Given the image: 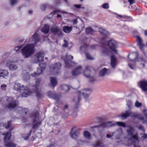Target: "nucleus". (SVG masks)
<instances>
[{"mask_svg":"<svg viewBox=\"0 0 147 147\" xmlns=\"http://www.w3.org/2000/svg\"><path fill=\"white\" fill-rule=\"evenodd\" d=\"M77 142L78 143L80 144L83 142V141L81 140H79L77 141Z\"/></svg>","mask_w":147,"mask_h":147,"instance_id":"774afa93","label":"nucleus"},{"mask_svg":"<svg viewBox=\"0 0 147 147\" xmlns=\"http://www.w3.org/2000/svg\"><path fill=\"white\" fill-rule=\"evenodd\" d=\"M137 127L139 129H141V130H144L143 126L142 125H140L139 126H137Z\"/></svg>","mask_w":147,"mask_h":147,"instance_id":"0e129e2a","label":"nucleus"},{"mask_svg":"<svg viewBox=\"0 0 147 147\" xmlns=\"http://www.w3.org/2000/svg\"><path fill=\"white\" fill-rule=\"evenodd\" d=\"M50 26L47 24H45L41 29V31L45 34H47L48 33Z\"/></svg>","mask_w":147,"mask_h":147,"instance_id":"a878e982","label":"nucleus"},{"mask_svg":"<svg viewBox=\"0 0 147 147\" xmlns=\"http://www.w3.org/2000/svg\"><path fill=\"white\" fill-rule=\"evenodd\" d=\"M7 101L8 103L7 107L10 110L16 107L18 104V101L14 100L11 97H8L7 99Z\"/></svg>","mask_w":147,"mask_h":147,"instance_id":"f8f14e48","label":"nucleus"},{"mask_svg":"<svg viewBox=\"0 0 147 147\" xmlns=\"http://www.w3.org/2000/svg\"><path fill=\"white\" fill-rule=\"evenodd\" d=\"M102 7L105 9H108L109 8V6L108 3H105L102 5Z\"/></svg>","mask_w":147,"mask_h":147,"instance_id":"37998d69","label":"nucleus"},{"mask_svg":"<svg viewBox=\"0 0 147 147\" xmlns=\"http://www.w3.org/2000/svg\"><path fill=\"white\" fill-rule=\"evenodd\" d=\"M45 54L42 52H39L36 53L33 56V61L35 63L43 61Z\"/></svg>","mask_w":147,"mask_h":147,"instance_id":"0eeeda50","label":"nucleus"},{"mask_svg":"<svg viewBox=\"0 0 147 147\" xmlns=\"http://www.w3.org/2000/svg\"><path fill=\"white\" fill-rule=\"evenodd\" d=\"M43 71L40 68V69L38 68L37 70V73H38V75H40L41 74Z\"/></svg>","mask_w":147,"mask_h":147,"instance_id":"864d4df0","label":"nucleus"},{"mask_svg":"<svg viewBox=\"0 0 147 147\" xmlns=\"http://www.w3.org/2000/svg\"><path fill=\"white\" fill-rule=\"evenodd\" d=\"M86 32L88 34H92L94 30L91 28L88 27L86 29Z\"/></svg>","mask_w":147,"mask_h":147,"instance_id":"72a5a7b5","label":"nucleus"},{"mask_svg":"<svg viewBox=\"0 0 147 147\" xmlns=\"http://www.w3.org/2000/svg\"><path fill=\"white\" fill-rule=\"evenodd\" d=\"M132 112L130 111H125V112L121 114L119 116L124 119H126L129 116L131 117Z\"/></svg>","mask_w":147,"mask_h":147,"instance_id":"412c9836","label":"nucleus"},{"mask_svg":"<svg viewBox=\"0 0 147 147\" xmlns=\"http://www.w3.org/2000/svg\"><path fill=\"white\" fill-rule=\"evenodd\" d=\"M61 64L60 63L57 62L54 64H52L50 66V71L51 74L56 75L60 73L59 70L61 69Z\"/></svg>","mask_w":147,"mask_h":147,"instance_id":"423d86ee","label":"nucleus"},{"mask_svg":"<svg viewBox=\"0 0 147 147\" xmlns=\"http://www.w3.org/2000/svg\"><path fill=\"white\" fill-rule=\"evenodd\" d=\"M92 128H95L96 130L98 131V133L96 134H94L93 135L96 138H98L99 136L100 137L101 136V123H100L98 125L92 127Z\"/></svg>","mask_w":147,"mask_h":147,"instance_id":"4468645a","label":"nucleus"},{"mask_svg":"<svg viewBox=\"0 0 147 147\" xmlns=\"http://www.w3.org/2000/svg\"><path fill=\"white\" fill-rule=\"evenodd\" d=\"M7 86L5 84H3L1 85V88L3 90H5V89Z\"/></svg>","mask_w":147,"mask_h":147,"instance_id":"680f3d73","label":"nucleus"},{"mask_svg":"<svg viewBox=\"0 0 147 147\" xmlns=\"http://www.w3.org/2000/svg\"><path fill=\"white\" fill-rule=\"evenodd\" d=\"M40 7L42 9L45 10L47 8V6L45 5H42L40 6Z\"/></svg>","mask_w":147,"mask_h":147,"instance_id":"603ef678","label":"nucleus"},{"mask_svg":"<svg viewBox=\"0 0 147 147\" xmlns=\"http://www.w3.org/2000/svg\"><path fill=\"white\" fill-rule=\"evenodd\" d=\"M140 86L142 90L147 91V82L145 81H142L140 82Z\"/></svg>","mask_w":147,"mask_h":147,"instance_id":"4be33fe9","label":"nucleus"},{"mask_svg":"<svg viewBox=\"0 0 147 147\" xmlns=\"http://www.w3.org/2000/svg\"><path fill=\"white\" fill-rule=\"evenodd\" d=\"M6 66L10 70L16 71L18 69V64L12 59H9L6 62Z\"/></svg>","mask_w":147,"mask_h":147,"instance_id":"6e6552de","label":"nucleus"},{"mask_svg":"<svg viewBox=\"0 0 147 147\" xmlns=\"http://www.w3.org/2000/svg\"><path fill=\"white\" fill-rule=\"evenodd\" d=\"M50 83L53 88L57 84V82L56 78L54 77H50Z\"/></svg>","mask_w":147,"mask_h":147,"instance_id":"bb28decb","label":"nucleus"},{"mask_svg":"<svg viewBox=\"0 0 147 147\" xmlns=\"http://www.w3.org/2000/svg\"><path fill=\"white\" fill-rule=\"evenodd\" d=\"M142 139L143 138L144 140V139H147V134H143L142 136L141 137Z\"/></svg>","mask_w":147,"mask_h":147,"instance_id":"6e6d98bb","label":"nucleus"},{"mask_svg":"<svg viewBox=\"0 0 147 147\" xmlns=\"http://www.w3.org/2000/svg\"><path fill=\"white\" fill-rule=\"evenodd\" d=\"M74 63V62H71L69 61H65V66L66 67L68 68L72 67V65L71 64V63Z\"/></svg>","mask_w":147,"mask_h":147,"instance_id":"f704fd0d","label":"nucleus"},{"mask_svg":"<svg viewBox=\"0 0 147 147\" xmlns=\"http://www.w3.org/2000/svg\"><path fill=\"white\" fill-rule=\"evenodd\" d=\"M70 22L73 25H75L77 24L78 23L77 19H75L72 20H71Z\"/></svg>","mask_w":147,"mask_h":147,"instance_id":"de8ad7c7","label":"nucleus"},{"mask_svg":"<svg viewBox=\"0 0 147 147\" xmlns=\"http://www.w3.org/2000/svg\"><path fill=\"white\" fill-rule=\"evenodd\" d=\"M39 66L40 67V68L43 71L45 69L46 67V64L45 63H41L39 64Z\"/></svg>","mask_w":147,"mask_h":147,"instance_id":"4c0bfd02","label":"nucleus"},{"mask_svg":"<svg viewBox=\"0 0 147 147\" xmlns=\"http://www.w3.org/2000/svg\"><path fill=\"white\" fill-rule=\"evenodd\" d=\"M40 38L38 34L35 33L30 40V42L32 43L28 44L24 47L22 50V53L25 58H27L33 54L35 51L34 45L39 41Z\"/></svg>","mask_w":147,"mask_h":147,"instance_id":"f257e3e1","label":"nucleus"},{"mask_svg":"<svg viewBox=\"0 0 147 147\" xmlns=\"http://www.w3.org/2000/svg\"><path fill=\"white\" fill-rule=\"evenodd\" d=\"M59 12V10H55L53 12H51L50 13V15L52 16H53L56 13H58Z\"/></svg>","mask_w":147,"mask_h":147,"instance_id":"3c124183","label":"nucleus"},{"mask_svg":"<svg viewBox=\"0 0 147 147\" xmlns=\"http://www.w3.org/2000/svg\"><path fill=\"white\" fill-rule=\"evenodd\" d=\"M138 119H139V120H142V122L143 123H145V121L144 120V118L140 116L139 117Z\"/></svg>","mask_w":147,"mask_h":147,"instance_id":"5fc2aeb1","label":"nucleus"},{"mask_svg":"<svg viewBox=\"0 0 147 147\" xmlns=\"http://www.w3.org/2000/svg\"><path fill=\"white\" fill-rule=\"evenodd\" d=\"M140 115L137 114H134L133 112H132V114H131V117L136 118L138 119V118L139 117Z\"/></svg>","mask_w":147,"mask_h":147,"instance_id":"c03bdc74","label":"nucleus"},{"mask_svg":"<svg viewBox=\"0 0 147 147\" xmlns=\"http://www.w3.org/2000/svg\"><path fill=\"white\" fill-rule=\"evenodd\" d=\"M117 16L120 18H123L126 19L127 21H131L132 20V18L130 17L127 16H122L120 15H117Z\"/></svg>","mask_w":147,"mask_h":147,"instance_id":"c9c22d12","label":"nucleus"},{"mask_svg":"<svg viewBox=\"0 0 147 147\" xmlns=\"http://www.w3.org/2000/svg\"><path fill=\"white\" fill-rule=\"evenodd\" d=\"M21 111L23 114L24 115L26 114L28 112L27 110L26 109H22Z\"/></svg>","mask_w":147,"mask_h":147,"instance_id":"8fccbe9b","label":"nucleus"},{"mask_svg":"<svg viewBox=\"0 0 147 147\" xmlns=\"http://www.w3.org/2000/svg\"><path fill=\"white\" fill-rule=\"evenodd\" d=\"M31 75L33 77H36L39 75H38V73L37 72H34L31 74Z\"/></svg>","mask_w":147,"mask_h":147,"instance_id":"bf43d9fd","label":"nucleus"},{"mask_svg":"<svg viewBox=\"0 0 147 147\" xmlns=\"http://www.w3.org/2000/svg\"><path fill=\"white\" fill-rule=\"evenodd\" d=\"M128 128L127 129V132L128 136H131L133 135L134 131V128L131 126H128Z\"/></svg>","mask_w":147,"mask_h":147,"instance_id":"393cba45","label":"nucleus"},{"mask_svg":"<svg viewBox=\"0 0 147 147\" xmlns=\"http://www.w3.org/2000/svg\"><path fill=\"white\" fill-rule=\"evenodd\" d=\"M72 27H69L67 26H65L63 27V31L66 33H69L72 30Z\"/></svg>","mask_w":147,"mask_h":147,"instance_id":"2f4dec72","label":"nucleus"},{"mask_svg":"<svg viewBox=\"0 0 147 147\" xmlns=\"http://www.w3.org/2000/svg\"><path fill=\"white\" fill-rule=\"evenodd\" d=\"M110 69H107L105 68H104L102 69V77L108 75L110 73Z\"/></svg>","mask_w":147,"mask_h":147,"instance_id":"c85d7f7f","label":"nucleus"},{"mask_svg":"<svg viewBox=\"0 0 147 147\" xmlns=\"http://www.w3.org/2000/svg\"><path fill=\"white\" fill-rule=\"evenodd\" d=\"M141 105L142 104L139 102L138 101H136L135 103V106L138 108L140 107Z\"/></svg>","mask_w":147,"mask_h":147,"instance_id":"49530a36","label":"nucleus"},{"mask_svg":"<svg viewBox=\"0 0 147 147\" xmlns=\"http://www.w3.org/2000/svg\"><path fill=\"white\" fill-rule=\"evenodd\" d=\"M70 136L73 139H76L80 135V133L76 127L72 128L70 133Z\"/></svg>","mask_w":147,"mask_h":147,"instance_id":"ddd939ff","label":"nucleus"},{"mask_svg":"<svg viewBox=\"0 0 147 147\" xmlns=\"http://www.w3.org/2000/svg\"><path fill=\"white\" fill-rule=\"evenodd\" d=\"M51 31L53 32L60 33V31L59 28L55 27L51 28L50 29Z\"/></svg>","mask_w":147,"mask_h":147,"instance_id":"e433bc0d","label":"nucleus"},{"mask_svg":"<svg viewBox=\"0 0 147 147\" xmlns=\"http://www.w3.org/2000/svg\"><path fill=\"white\" fill-rule=\"evenodd\" d=\"M30 136V134H28L26 136V137L25 138H24L25 140H27L29 139V136Z\"/></svg>","mask_w":147,"mask_h":147,"instance_id":"69168bd1","label":"nucleus"},{"mask_svg":"<svg viewBox=\"0 0 147 147\" xmlns=\"http://www.w3.org/2000/svg\"><path fill=\"white\" fill-rule=\"evenodd\" d=\"M17 0H10V5L11 7H13L17 3Z\"/></svg>","mask_w":147,"mask_h":147,"instance_id":"ea45409f","label":"nucleus"},{"mask_svg":"<svg viewBox=\"0 0 147 147\" xmlns=\"http://www.w3.org/2000/svg\"><path fill=\"white\" fill-rule=\"evenodd\" d=\"M117 59L114 55H112L111 57V67L113 68H115Z\"/></svg>","mask_w":147,"mask_h":147,"instance_id":"aec40b11","label":"nucleus"},{"mask_svg":"<svg viewBox=\"0 0 147 147\" xmlns=\"http://www.w3.org/2000/svg\"><path fill=\"white\" fill-rule=\"evenodd\" d=\"M136 38L138 45L139 46L140 49L142 51L144 54H145V52L143 50V47L144 45L142 43V40L140 37L138 36H137Z\"/></svg>","mask_w":147,"mask_h":147,"instance_id":"2eb2a0df","label":"nucleus"},{"mask_svg":"<svg viewBox=\"0 0 147 147\" xmlns=\"http://www.w3.org/2000/svg\"><path fill=\"white\" fill-rule=\"evenodd\" d=\"M108 46L110 49L114 53H117V51L115 49V47L116 46V42L114 40H111L108 41L107 43V44H105V42L102 43V47L104 48V51L106 53H108V51L106 47Z\"/></svg>","mask_w":147,"mask_h":147,"instance_id":"20e7f679","label":"nucleus"},{"mask_svg":"<svg viewBox=\"0 0 147 147\" xmlns=\"http://www.w3.org/2000/svg\"><path fill=\"white\" fill-rule=\"evenodd\" d=\"M47 94L48 96L55 99H58L60 96L57 95L56 93L54 92H47Z\"/></svg>","mask_w":147,"mask_h":147,"instance_id":"6ab92c4d","label":"nucleus"},{"mask_svg":"<svg viewBox=\"0 0 147 147\" xmlns=\"http://www.w3.org/2000/svg\"><path fill=\"white\" fill-rule=\"evenodd\" d=\"M22 75L23 79L25 81H27L29 80L30 78V75L29 74L26 70L23 71Z\"/></svg>","mask_w":147,"mask_h":147,"instance_id":"a211bd4d","label":"nucleus"},{"mask_svg":"<svg viewBox=\"0 0 147 147\" xmlns=\"http://www.w3.org/2000/svg\"><path fill=\"white\" fill-rule=\"evenodd\" d=\"M41 81V80L39 78H37L36 80V82L37 84H38Z\"/></svg>","mask_w":147,"mask_h":147,"instance_id":"052dcab7","label":"nucleus"},{"mask_svg":"<svg viewBox=\"0 0 147 147\" xmlns=\"http://www.w3.org/2000/svg\"><path fill=\"white\" fill-rule=\"evenodd\" d=\"M0 74H1V77L5 78L8 76L9 72L7 70L3 69L0 71Z\"/></svg>","mask_w":147,"mask_h":147,"instance_id":"cd10ccee","label":"nucleus"},{"mask_svg":"<svg viewBox=\"0 0 147 147\" xmlns=\"http://www.w3.org/2000/svg\"><path fill=\"white\" fill-rule=\"evenodd\" d=\"M132 138L129 140L128 144L127 146H131L134 145V147L138 146V143L139 142L138 134L136 133L135 135L132 136Z\"/></svg>","mask_w":147,"mask_h":147,"instance_id":"9d476101","label":"nucleus"},{"mask_svg":"<svg viewBox=\"0 0 147 147\" xmlns=\"http://www.w3.org/2000/svg\"><path fill=\"white\" fill-rule=\"evenodd\" d=\"M85 54L86 58L90 60H93L94 59V58L91 56L88 53L86 52L85 53Z\"/></svg>","mask_w":147,"mask_h":147,"instance_id":"a19ab883","label":"nucleus"},{"mask_svg":"<svg viewBox=\"0 0 147 147\" xmlns=\"http://www.w3.org/2000/svg\"><path fill=\"white\" fill-rule=\"evenodd\" d=\"M92 145L94 147L100 146L101 143L100 140H98L97 141L93 144Z\"/></svg>","mask_w":147,"mask_h":147,"instance_id":"79ce46f5","label":"nucleus"},{"mask_svg":"<svg viewBox=\"0 0 147 147\" xmlns=\"http://www.w3.org/2000/svg\"><path fill=\"white\" fill-rule=\"evenodd\" d=\"M66 57L68 60H70L73 59V57L71 55H69L66 54Z\"/></svg>","mask_w":147,"mask_h":147,"instance_id":"a18cd8bd","label":"nucleus"},{"mask_svg":"<svg viewBox=\"0 0 147 147\" xmlns=\"http://www.w3.org/2000/svg\"><path fill=\"white\" fill-rule=\"evenodd\" d=\"M91 91V90L89 89H86L83 90L82 92L80 91H78V95L77 96L75 97L73 99V101L76 102V105L74 106V108L75 109H77L78 107V103L81 99L80 95L82 94L84 98L87 99L89 97Z\"/></svg>","mask_w":147,"mask_h":147,"instance_id":"7ed1b4c3","label":"nucleus"},{"mask_svg":"<svg viewBox=\"0 0 147 147\" xmlns=\"http://www.w3.org/2000/svg\"><path fill=\"white\" fill-rule=\"evenodd\" d=\"M11 121H8L7 124H5L4 126L6 128H8L11 126Z\"/></svg>","mask_w":147,"mask_h":147,"instance_id":"09e8293b","label":"nucleus"},{"mask_svg":"<svg viewBox=\"0 0 147 147\" xmlns=\"http://www.w3.org/2000/svg\"><path fill=\"white\" fill-rule=\"evenodd\" d=\"M84 136L88 139H90V133L88 131H85L84 133Z\"/></svg>","mask_w":147,"mask_h":147,"instance_id":"58836bf2","label":"nucleus"},{"mask_svg":"<svg viewBox=\"0 0 147 147\" xmlns=\"http://www.w3.org/2000/svg\"><path fill=\"white\" fill-rule=\"evenodd\" d=\"M144 113L145 115L146 116L147 118V110H144Z\"/></svg>","mask_w":147,"mask_h":147,"instance_id":"338daca9","label":"nucleus"},{"mask_svg":"<svg viewBox=\"0 0 147 147\" xmlns=\"http://www.w3.org/2000/svg\"><path fill=\"white\" fill-rule=\"evenodd\" d=\"M82 71V67L80 65L72 71L71 73L73 76H77L80 74Z\"/></svg>","mask_w":147,"mask_h":147,"instance_id":"dca6fc26","label":"nucleus"},{"mask_svg":"<svg viewBox=\"0 0 147 147\" xmlns=\"http://www.w3.org/2000/svg\"><path fill=\"white\" fill-rule=\"evenodd\" d=\"M128 2L129 3V5H131L134 4L135 3V1L134 0H128Z\"/></svg>","mask_w":147,"mask_h":147,"instance_id":"e2e57ef3","label":"nucleus"},{"mask_svg":"<svg viewBox=\"0 0 147 147\" xmlns=\"http://www.w3.org/2000/svg\"><path fill=\"white\" fill-rule=\"evenodd\" d=\"M93 70H94L92 67L90 66H87L85 67V70L83 71V74L87 78H89V81L93 82L95 81L94 78L92 75L91 71Z\"/></svg>","mask_w":147,"mask_h":147,"instance_id":"39448f33","label":"nucleus"},{"mask_svg":"<svg viewBox=\"0 0 147 147\" xmlns=\"http://www.w3.org/2000/svg\"><path fill=\"white\" fill-rule=\"evenodd\" d=\"M64 43L63 45H62L63 46L65 47H67L68 46L67 42V40H64Z\"/></svg>","mask_w":147,"mask_h":147,"instance_id":"4d7b16f0","label":"nucleus"},{"mask_svg":"<svg viewBox=\"0 0 147 147\" xmlns=\"http://www.w3.org/2000/svg\"><path fill=\"white\" fill-rule=\"evenodd\" d=\"M39 114V112L38 111H36L32 115V117H34V119H33V128L36 129L38 128L40 125L41 124V122H38L39 119L38 117Z\"/></svg>","mask_w":147,"mask_h":147,"instance_id":"1a4fd4ad","label":"nucleus"},{"mask_svg":"<svg viewBox=\"0 0 147 147\" xmlns=\"http://www.w3.org/2000/svg\"><path fill=\"white\" fill-rule=\"evenodd\" d=\"M115 126V124L113 122L109 121L107 122H102V127L105 128H109L111 127Z\"/></svg>","mask_w":147,"mask_h":147,"instance_id":"f3484780","label":"nucleus"},{"mask_svg":"<svg viewBox=\"0 0 147 147\" xmlns=\"http://www.w3.org/2000/svg\"><path fill=\"white\" fill-rule=\"evenodd\" d=\"M110 34V33L106 30L102 28V47L103 42H105V44H107Z\"/></svg>","mask_w":147,"mask_h":147,"instance_id":"9b49d317","label":"nucleus"},{"mask_svg":"<svg viewBox=\"0 0 147 147\" xmlns=\"http://www.w3.org/2000/svg\"><path fill=\"white\" fill-rule=\"evenodd\" d=\"M21 47V46H18L16 47L14 49V50L16 51H17Z\"/></svg>","mask_w":147,"mask_h":147,"instance_id":"13d9d810","label":"nucleus"},{"mask_svg":"<svg viewBox=\"0 0 147 147\" xmlns=\"http://www.w3.org/2000/svg\"><path fill=\"white\" fill-rule=\"evenodd\" d=\"M113 123H115V126L118 125L119 126L122 127H126V125L125 123L122 122L117 121L116 122H113Z\"/></svg>","mask_w":147,"mask_h":147,"instance_id":"473e14b6","label":"nucleus"},{"mask_svg":"<svg viewBox=\"0 0 147 147\" xmlns=\"http://www.w3.org/2000/svg\"><path fill=\"white\" fill-rule=\"evenodd\" d=\"M24 85L18 83L16 82L14 86V89L18 91H20L23 88Z\"/></svg>","mask_w":147,"mask_h":147,"instance_id":"b1692460","label":"nucleus"},{"mask_svg":"<svg viewBox=\"0 0 147 147\" xmlns=\"http://www.w3.org/2000/svg\"><path fill=\"white\" fill-rule=\"evenodd\" d=\"M20 94L22 96L26 97L29 95L30 93L34 92L36 96L38 98H41L42 96V95L40 92L39 90L36 86H33L32 88V91L31 92L28 87H23V88L20 92Z\"/></svg>","mask_w":147,"mask_h":147,"instance_id":"f03ea898","label":"nucleus"},{"mask_svg":"<svg viewBox=\"0 0 147 147\" xmlns=\"http://www.w3.org/2000/svg\"><path fill=\"white\" fill-rule=\"evenodd\" d=\"M2 134L5 136L4 137V142L5 144L8 142L11 136V133L10 132H7L6 133H4Z\"/></svg>","mask_w":147,"mask_h":147,"instance_id":"5701e85b","label":"nucleus"},{"mask_svg":"<svg viewBox=\"0 0 147 147\" xmlns=\"http://www.w3.org/2000/svg\"><path fill=\"white\" fill-rule=\"evenodd\" d=\"M5 145L6 147H20L19 146H17L13 143L9 141L5 144Z\"/></svg>","mask_w":147,"mask_h":147,"instance_id":"7c9ffc66","label":"nucleus"},{"mask_svg":"<svg viewBox=\"0 0 147 147\" xmlns=\"http://www.w3.org/2000/svg\"><path fill=\"white\" fill-rule=\"evenodd\" d=\"M61 88L62 90L65 92H67L69 89V86L65 84H62L61 86Z\"/></svg>","mask_w":147,"mask_h":147,"instance_id":"c756f323","label":"nucleus"}]
</instances>
